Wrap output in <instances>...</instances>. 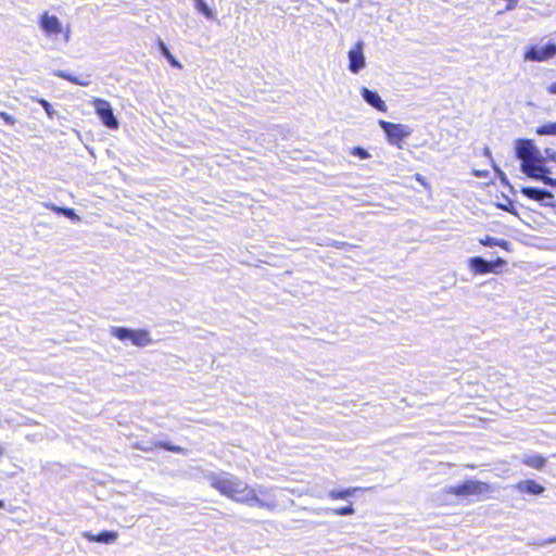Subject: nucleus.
Returning <instances> with one entry per match:
<instances>
[{"instance_id": "obj_1", "label": "nucleus", "mask_w": 556, "mask_h": 556, "mask_svg": "<svg viewBox=\"0 0 556 556\" xmlns=\"http://www.w3.org/2000/svg\"><path fill=\"white\" fill-rule=\"evenodd\" d=\"M210 483L222 496L250 507L273 509L275 504L267 501L266 489L256 490L229 472L212 475Z\"/></svg>"}, {"instance_id": "obj_2", "label": "nucleus", "mask_w": 556, "mask_h": 556, "mask_svg": "<svg viewBox=\"0 0 556 556\" xmlns=\"http://www.w3.org/2000/svg\"><path fill=\"white\" fill-rule=\"evenodd\" d=\"M516 155L521 161V170L528 177L541 180L543 184L556 187V178L548 176L549 169L545 159L531 139H519L516 142Z\"/></svg>"}, {"instance_id": "obj_3", "label": "nucleus", "mask_w": 556, "mask_h": 556, "mask_svg": "<svg viewBox=\"0 0 556 556\" xmlns=\"http://www.w3.org/2000/svg\"><path fill=\"white\" fill-rule=\"evenodd\" d=\"M492 491V486L486 482L478 480H466L458 485L447 488L445 493L454 496L468 497L481 496Z\"/></svg>"}, {"instance_id": "obj_4", "label": "nucleus", "mask_w": 556, "mask_h": 556, "mask_svg": "<svg viewBox=\"0 0 556 556\" xmlns=\"http://www.w3.org/2000/svg\"><path fill=\"white\" fill-rule=\"evenodd\" d=\"M111 333L118 340H129L134 345L139 348L151 343L150 333L144 329L132 330L124 327H114L112 328Z\"/></svg>"}, {"instance_id": "obj_5", "label": "nucleus", "mask_w": 556, "mask_h": 556, "mask_svg": "<svg viewBox=\"0 0 556 556\" xmlns=\"http://www.w3.org/2000/svg\"><path fill=\"white\" fill-rule=\"evenodd\" d=\"M380 127L383 129L387 139L390 143L402 148V142L410 134V129L402 124H395L387 121L379 122Z\"/></svg>"}, {"instance_id": "obj_6", "label": "nucleus", "mask_w": 556, "mask_h": 556, "mask_svg": "<svg viewBox=\"0 0 556 556\" xmlns=\"http://www.w3.org/2000/svg\"><path fill=\"white\" fill-rule=\"evenodd\" d=\"M92 105L97 115L108 128L116 129L118 127V122L109 101L101 98H94L92 100Z\"/></svg>"}, {"instance_id": "obj_7", "label": "nucleus", "mask_w": 556, "mask_h": 556, "mask_svg": "<svg viewBox=\"0 0 556 556\" xmlns=\"http://www.w3.org/2000/svg\"><path fill=\"white\" fill-rule=\"evenodd\" d=\"M506 265V261L502 257H497L493 262H486L480 256H476L469 260V266L473 274L483 275L489 273H495L496 268Z\"/></svg>"}, {"instance_id": "obj_8", "label": "nucleus", "mask_w": 556, "mask_h": 556, "mask_svg": "<svg viewBox=\"0 0 556 556\" xmlns=\"http://www.w3.org/2000/svg\"><path fill=\"white\" fill-rule=\"evenodd\" d=\"M520 192L530 200L541 202L544 206L556 207L554 194L548 190L534 187H522Z\"/></svg>"}, {"instance_id": "obj_9", "label": "nucleus", "mask_w": 556, "mask_h": 556, "mask_svg": "<svg viewBox=\"0 0 556 556\" xmlns=\"http://www.w3.org/2000/svg\"><path fill=\"white\" fill-rule=\"evenodd\" d=\"M556 55V45L555 43H547L544 47H530L526 52V59L535 61V62H543L545 60H548Z\"/></svg>"}, {"instance_id": "obj_10", "label": "nucleus", "mask_w": 556, "mask_h": 556, "mask_svg": "<svg viewBox=\"0 0 556 556\" xmlns=\"http://www.w3.org/2000/svg\"><path fill=\"white\" fill-rule=\"evenodd\" d=\"M349 70L352 73H358L365 66V56L363 53V43L356 42L349 51Z\"/></svg>"}, {"instance_id": "obj_11", "label": "nucleus", "mask_w": 556, "mask_h": 556, "mask_svg": "<svg viewBox=\"0 0 556 556\" xmlns=\"http://www.w3.org/2000/svg\"><path fill=\"white\" fill-rule=\"evenodd\" d=\"M39 24L47 35H59L62 33V24L55 15H49L47 12L40 15Z\"/></svg>"}, {"instance_id": "obj_12", "label": "nucleus", "mask_w": 556, "mask_h": 556, "mask_svg": "<svg viewBox=\"0 0 556 556\" xmlns=\"http://www.w3.org/2000/svg\"><path fill=\"white\" fill-rule=\"evenodd\" d=\"M136 447L138 450H141L143 452H149V451H153V450H156V448H162V450H165V451H168V452H173V453H176V454H185L186 453V450L182 448L181 446L179 445H174L169 442H163V441H154L152 442V445L150 447H146V446H142L140 444H136Z\"/></svg>"}, {"instance_id": "obj_13", "label": "nucleus", "mask_w": 556, "mask_h": 556, "mask_svg": "<svg viewBox=\"0 0 556 556\" xmlns=\"http://www.w3.org/2000/svg\"><path fill=\"white\" fill-rule=\"evenodd\" d=\"M84 538L89 542L110 544L117 540L118 533L116 531H102L98 534L85 532Z\"/></svg>"}, {"instance_id": "obj_14", "label": "nucleus", "mask_w": 556, "mask_h": 556, "mask_svg": "<svg viewBox=\"0 0 556 556\" xmlns=\"http://www.w3.org/2000/svg\"><path fill=\"white\" fill-rule=\"evenodd\" d=\"M516 489L521 493H527L530 495H540L545 490L543 485L531 479L519 481L516 484Z\"/></svg>"}, {"instance_id": "obj_15", "label": "nucleus", "mask_w": 556, "mask_h": 556, "mask_svg": "<svg viewBox=\"0 0 556 556\" xmlns=\"http://www.w3.org/2000/svg\"><path fill=\"white\" fill-rule=\"evenodd\" d=\"M362 96L376 110L383 112V113L387 112L388 108H387L384 101L380 98V96L377 92L371 91L367 88H363Z\"/></svg>"}, {"instance_id": "obj_16", "label": "nucleus", "mask_w": 556, "mask_h": 556, "mask_svg": "<svg viewBox=\"0 0 556 556\" xmlns=\"http://www.w3.org/2000/svg\"><path fill=\"white\" fill-rule=\"evenodd\" d=\"M521 463L530 468L542 470L546 466V458L542 455H528L522 458Z\"/></svg>"}, {"instance_id": "obj_17", "label": "nucleus", "mask_w": 556, "mask_h": 556, "mask_svg": "<svg viewBox=\"0 0 556 556\" xmlns=\"http://www.w3.org/2000/svg\"><path fill=\"white\" fill-rule=\"evenodd\" d=\"M361 488H348L344 490H332L329 492L328 496L331 500H345L352 495H354L356 492L361 491Z\"/></svg>"}, {"instance_id": "obj_18", "label": "nucleus", "mask_w": 556, "mask_h": 556, "mask_svg": "<svg viewBox=\"0 0 556 556\" xmlns=\"http://www.w3.org/2000/svg\"><path fill=\"white\" fill-rule=\"evenodd\" d=\"M157 46L162 52V54L168 60V62L177 68H181V64L174 58L170 51L167 49L165 43L162 40H157Z\"/></svg>"}, {"instance_id": "obj_19", "label": "nucleus", "mask_w": 556, "mask_h": 556, "mask_svg": "<svg viewBox=\"0 0 556 556\" xmlns=\"http://www.w3.org/2000/svg\"><path fill=\"white\" fill-rule=\"evenodd\" d=\"M55 75L60 78H63L72 84L79 85V86H87L88 81H83L78 77H75L66 72L58 71L55 72Z\"/></svg>"}, {"instance_id": "obj_20", "label": "nucleus", "mask_w": 556, "mask_h": 556, "mask_svg": "<svg viewBox=\"0 0 556 556\" xmlns=\"http://www.w3.org/2000/svg\"><path fill=\"white\" fill-rule=\"evenodd\" d=\"M535 134L540 136L556 135V122L539 126L535 129Z\"/></svg>"}, {"instance_id": "obj_21", "label": "nucleus", "mask_w": 556, "mask_h": 556, "mask_svg": "<svg viewBox=\"0 0 556 556\" xmlns=\"http://www.w3.org/2000/svg\"><path fill=\"white\" fill-rule=\"evenodd\" d=\"M51 210L58 214H63L65 215L66 217L73 219V220H77L79 219L78 215L75 213V211L73 208H70V207H60V206H51Z\"/></svg>"}, {"instance_id": "obj_22", "label": "nucleus", "mask_w": 556, "mask_h": 556, "mask_svg": "<svg viewBox=\"0 0 556 556\" xmlns=\"http://www.w3.org/2000/svg\"><path fill=\"white\" fill-rule=\"evenodd\" d=\"M354 508L352 504L339 508L332 509V514L337 516H349L354 514Z\"/></svg>"}, {"instance_id": "obj_23", "label": "nucleus", "mask_w": 556, "mask_h": 556, "mask_svg": "<svg viewBox=\"0 0 556 556\" xmlns=\"http://www.w3.org/2000/svg\"><path fill=\"white\" fill-rule=\"evenodd\" d=\"M351 154H353L355 156H358L359 159H363V160L368 159L370 156L368 151L365 150L362 147H354V148H352Z\"/></svg>"}, {"instance_id": "obj_24", "label": "nucleus", "mask_w": 556, "mask_h": 556, "mask_svg": "<svg viewBox=\"0 0 556 556\" xmlns=\"http://www.w3.org/2000/svg\"><path fill=\"white\" fill-rule=\"evenodd\" d=\"M197 9L202 12L205 16L211 17L212 12L208 9L207 4L203 0H198L195 2Z\"/></svg>"}, {"instance_id": "obj_25", "label": "nucleus", "mask_w": 556, "mask_h": 556, "mask_svg": "<svg viewBox=\"0 0 556 556\" xmlns=\"http://www.w3.org/2000/svg\"><path fill=\"white\" fill-rule=\"evenodd\" d=\"M543 159H545V163L546 162H553V163H556V151L553 150V149H545L544 150V155H543Z\"/></svg>"}, {"instance_id": "obj_26", "label": "nucleus", "mask_w": 556, "mask_h": 556, "mask_svg": "<svg viewBox=\"0 0 556 556\" xmlns=\"http://www.w3.org/2000/svg\"><path fill=\"white\" fill-rule=\"evenodd\" d=\"M497 206L510 214L517 215L516 207H515L513 201H510V200H507V202L505 204H498Z\"/></svg>"}, {"instance_id": "obj_27", "label": "nucleus", "mask_w": 556, "mask_h": 556, "mask_svg": "<svg viewBox=\"0 0 556 556\" xmlns=\"http://www.w3.org/2000/svg\"><path fill=\"white\" fill-rule=\"evenodd\" d=\"M480 243L482 245H485V247H493V245H501L502 247L503 245L496 239H494L493 237H490V236H486L485 238L481 239Z\"/></svg>"}, {"instance_id": "obj_28", "label": "nucleus", "mask_w": 556, "mask_h": 556, "mask_svg": "<svg viewBox=\"0 0 556 556\" xmlns=\"http://www.w3.org/2000/svg\"><path fill=\"white\" fill-rule=\"evenodd\" d=\"M38 102L45 109L48 115L51 116L53 113L52 105L45 99H39Z\"/></svg>"}, {"instance_id": "obj_29", "label": "nucleus", "mask_w": 556, "mask_h": 556, "mask_svg": "<svg viewBox=\"0 0 556 556\" xmlns=\"http://www.w3.org/2000/svg\"><path fill=\"white\" fill-rule=\"evenodd\" d=\"M0 118L8 125H14L15 119L5 112H0Z\"/></svg>"}, {"instance_id": "obj_30", "label": "nucleus", "mask_w": 556, "mask_h": 556, "mask_svg": "<svg viewBox=\"0 0 556 556\" xmlns=\"http://www.w3.org/2000/svg\"><path fill=\"white\" fill-rule=\"evenodd\" d=\"M415 179L420 184L422 185L426 189H430V185L428 184V181L425 179L424 176H421L420 174H416L415 175Z\"/></svg>"}, {"instance_id": "obj_31", "label": "nucleus", "mask_w": 556, "mask_h": 556, "mask_svg": "<svg viewBox=\"0 0 556 556\" xmlns=\"http://www.w3.org/2000/svg\"><path fill=\"white\" fill-rule=\"evenodd\" d=\"M476 177L484 178L489 175L488 170H473Z\"/></svg>"}, {"instance_id": "obj_32", "label": "nucleus", "mask_w": 556, "mask_h": 556, "mask_svg": "<svg viewBox=\"0 0 556 556\" xmlns=\"http://www.w3.org/2000/svg\"><path fill=\"white\" fill-rule=\"evenodd\" d=\"M506 2H509L506 10H513L516 8L518 0H506Z\"/></svg>"}, {"instance_id": "obj_33", "label": "nucleus", "mask_w": 556, "mask_h": 556, "mask_svg": "<svg viewBox=\"0 0 556 556\" xmlns=\"http://www.w3.org/2000/svg\"><path fill=\"white\" fill-rule=\"evenodd\" d=\"M547 91L552 94H556V80L547 87Z\"/></svg>"}, {"instance_id": "obj_34", "label": "nucleus", "mask_w": 556, "mask_h": 556, "mask_svg": "<svg viewBox=\"0 0 556 556\" xmlns=\"http://www.w3.org/2000/svg\"><path fill=\"white\" fill-rule=\"evenodd\" d=\"M330 245L333 247V248H337V249H343L346 245V243L345 242L334 241Z\"/></svg>"}, {"instance_id": "obj_35", "label": "nucleus", "mask_w": 556, "mask_h": 556, "mask_svg": "<svg viewBox=\"0 0 556 556\" xmlns=\"http://www.w3.org/2000/svg\"><path fill=\"white\" fill-rule=\"evenodd\" d=\"M4 455V448L0 446V458Z\"/></svg>"}, {"instance_id": "obj_36", "label": "nucleus", "mask_w": 556, "mask_h": 556, "mask_svg": "<svg viewBox=\"0 0 556 556\" xmlns=\"http://www.w3.org/2000/svg\"><path fill=\"white\" fill-rule=\"evenodd\" d=\"M4 507V502L0 500V508Z\"/></svg>"}, {"instance_id": "obj_37", "label": "nucleus", "mask_w": 556, "mask_h": 556, "mask_svg": "<svg viewBox=\"0 0 556 556\" xmlns=\"http://www.w3.org/2000/svg\"><path fill=\"white\" fill-rule=\"evenodd\" d=\"M548 543H553V542H556V539H549L547 540Z\"/></svg>"}, {"instance_id": "obj_38", "label": "nucleus", "mask_w": 556, "mask_h": 556, "mask_svg": "<svg viewBox=\"0 0 556 556\" xmlns=\"http://www.w3.org/2000/svg\"><path fill=\"white\" fill-rule=\"evenodd\" d=\"M198 0H194V2H197Z\"/></svg>"}]
</instances>
